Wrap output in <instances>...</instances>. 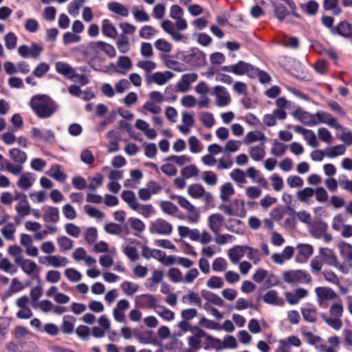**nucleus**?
<instances>
[{
    "mask_svg": "<svg viewBox=\"0 0 352 352\" xmlns=\"http://www.w3.org/2000/svg\"><path fill=\"white\" fill-rule=\"evenodd\" d=\"M30 105L37 117L42 119L51 117L58 109L56 103L46 95L34 96Z\"/></svg>",
    "mask_w": 352,
    "mask_h": 352,
    "instance_id": "nucleus-1",
    "label": "nucleus"
},
{
    "mask_svg": "<svg viewBox=\"0 0 352 352\" xmlns=\"http://www.w3.org/2000/svg\"><path fill=\"white\" fill-rule=\"evenodd\" d=\"M319 252L322 257L323 261L326 264L336 267L343 274L349 273L350 269L351 268V265L340 263L337 256L331 249L327 248H320Z\"/></svg>",
    "mask_w": 352,
    "mask_h": 352,
    "instance_id": "nucleus-2",
    "label": "nucleus"
},
{
    "mask_svg": "<svg viewBox=\"0 0 352 352\" xmlns=\"http://www.w3.org/2000/svg\"><path fill=\"white\" fill-rule=\"evenodd\" d=\"M219 209L228 215L243 218L246 216L245 202L241 199H234L230 204H221Z\"/></svg>",
    "mask_w": 352,
    "mask_h": 352,
    "instance_id": "nucleus-3",
    "label": "nucleus"
},
{
    "mask_svg": "<svg viewBox=\"0 0 352 352\" xmlns=\"http://www.w3.org/2000/svg\"><path fill=\"white\" fill-rule=\"evenodd\" d=\"M14 262L29 277L34 279L39 277L40 268L34 261L19 256L15 258Z\"/></svg>",
    "mask_w": 352,
    "mask_h": 352,
    "instance_id": "nucleus-4",
    "label": "nucleus"
},
{
    "mask_svg": "<svg viewBox=\"0 0 352 352\" xmlns=\"http://www.w3.org/2000/svg\"><path fill=\"white\" fill-rule=\"evenodd\" d=\"M182 60L190 66L201 67L206 62V54L197 48L182 54Z\"/></svg>",
    "mask_w": 352,
    "mask_h": 352,
    "instance_id": "nucleus-5",
    "label": "nucleus"
},
{
    "mask_svg": "<svg viewBox=\"0 0 352 352\" xmlns=\"http://www.w3.org/2000/svg\"><path fill=\"white\" fill-rule=\"evenodd\" d=\"M317 301L321 307L327 308L331 302L338 298V294L331 288L318 287L315 289Z\"/></svg>",
    "mask_w": 352,
    "mask_h": 352,
    "instance_id": "nucleus-6",
    "label": "nucleus"
},
{
    "mask_svg": "<svg viewBox=\"0 0 352 352\" xmlns=\"http://www.w3.org/2000/svg\"><path fill=\"white\" fill-rule=\"evenodd\" d=\"M283 280L289 284L309 283L311 278L302 270H289L283 274Z\"/></svg>",
    "mask_w": 352,
    "mask_h": 352,
    "instance_id": "nucleus-7",
    "label": "nucleus"
},
{
    "mask_svg": "<svg viewBox=\"0 0 352 352\" xmlns=\"http://www.w3.org/2000/svg\"><path fill=\"white\" fill-rule=\"evenodd\" d=\"M148 230L151 234L168 236L172 233L173 228L166 220L158 218L151 222Z\"/></svg>",
    "mask_w": 352,
    "mask_h": 352,
    "instance_id": "nucleus-8",
    "label": "nucleus"
},
{
    "mask_svg": "<svg viewBox=\"0 0 352 352\" xmlns=\"http://www.w3.org/2000/svg\"><path fill=\"white\" fill-rule=\"evenodd\" d=\"M162 28L164 32L170 35L173 40L175 42H182L186 43L188 41V36L186 34L179 32L174 23L170 20H164L161 24Z\"/></svg>",
    "mask_w": 352,
    "mask_h": 352,
    "instance_id": "nucleus-9",
    "label": "nucleus"
},
{
    "mask_svg": "<svg viewBox=\"0 0 352 352\" xmlns=\"http://www.w3.org/2000/svg\"><path fill=\"white\" fill-rule=\"evenodd\" d=\"M210 94L215 97V104L217 107H226L231 102L230 95L227 89L223 86L214 87Z\"/></svg>",
    "mask_w": 352,
    "mask_h": 352,
    "instance_id": "nucleus-10",
    "label": "nucleus"
},
{
    "mask_svg": "<svg viewBox=\"0 0 352 352\" xmlns=\"http://www.w3.org/2000/svg\"><path fill=\"white\" fill-rule=\"evenodd\" d=\"M173 74L169 71L156 72L152 74L144 75L147 85L155 83L162 86L173 78Z\"/></svg>",
    "mask_w": 352,
    "mask_h": 352,
    "instance_id": "nucleus-11",
    "label": "nucleus"
},
{
    "mask_svg": "<svg viewBox=\"0 0 352 352\" xmlns=\"http://www.w3.org/2000/svg\"><path fill=\"white\" fill-rule=\"evenodd\" d=\"M184 12L178 5H173L170 8V17L175 21V25L179 30H185L188 28L186 20L184 18Z\"/></svg>",
    "mask_w": 352,
    "mask_h": 352,
    "instance_id": "nucleus-12",
    "label": "nucleus"
},
{
    "mask_svg": "<svg viewBox=\"0 0 352 352\" xmlns=\"http://www.w3.org/2000/svg\"><path fill=\"white\" fill-rule=\"evenodd\" d=\"M188 195L194 199H202L204 201L210 204L212 201V195L206 192L201 184H192L188 188Z\"/></svg>",
    "mask_w": 352,
    "mask_h": 352,
    "instance_id": "nucleus-13",
    "label": "nucleus"
},
{
    "mask_svg": "<svg viewBox=\"0 0 352 352\" xmlns=\"http://www.w3.org/2000/svg\"><path fill=\"white\" fill-rule=\"evenodd\" d=\"M135 305L141 309H153L156 310L158 307V300L153 294H141L135 297Z\"/></svg>",
    "mask_w": 352,
    "mask_h": 352,
    "instance_id": "nucleus-14",
    "label": "nucleus"
},
{
    "mask_svg": "<svg viewBox=\"0 0 352 352\" xmlns=\"http://www.w3.org/2000/svg\"><path fill=\"white\" fill-rule=\"evenodd\" d=\"M32 138L36 141H41L47 143L55 142V135L52 131L46 129L32 127L30 131Z\"/></svg>",
    "mask_w": 352,
    "mask_h": 352,
    "instance_id": "nucleus-15",
    "label": "nucleus"
},
{
    "mask_svg": "<svg viewBox=\"0 0 352 352\" xmlns=\"http://www.w3.org/2000/svg\"><path fill=\"white\" fill-rule=\"evenodd\" d=\"M162 186L156 182L151 181L145 188L138 190V197L142 201L149 200L153 195H156L162 190Z\"/></svg>",
    "mask_w": 352,
    "mask_h": 352,
    "instance_id": "nucleus-16",
    "label": "nucleus"
},
{
    "mask_svg": "<svg viewBox=\"0 0 352 352\" xmlns=\"http://www.w3.org/2000/svg\"><path fill=\"white\" fill-rule=\"evenodd\" d=\"M14 200L18 201L15 209L19 217H24L30 213V206L27 199V196L22 193L16 192L14 195Z\"/></svg>",
    "mask_w": 352,
    "mask_h": 352,
    "instance_id": "nucleus-17",
    "label": "nucleus"
},
{
    "mask_svg": "<svg viewBox=\"0 0 352 352\" xmlns=\"http://www.w3.org/2000/svg\"><path fill=\"white\" fill-rule=\"evenodd\" d=\"M300 345L301 341L297 336H290L278 341L276 352H292V346L299 347Z\"/></svg>",
    "mask_w": 352,
    "mask_h": 352,
    "instance_id": "nucleus-18",
    "label": "nucleus"
},
{
    "mask_svg": "<svg viewBox=\"0 0 352 352\" xmlns=\"http://www.w3.org/2000/svg\"><path fill=\"white\" fill-rule=\"evenodd\" d=\"M43 51V47L36 43H33L31 46L23 45L19 47L18 53L23 58H37Z\"/></svg>",
    "mask_w": 352,
    "mask_h": 352,
    "instance_id": "nucleus-19",
    "label": "nucleus"
},
{
    "mask_svg": "<svg viewBox=\"0 0 352 352\" xmlns=\"http://www.w3.org/2000/svg\"><path fill=\"white\" fill-rule=\"evenodd\" d=\"M198 78V75L195 73H188L184 74L177 83V89L181 93L188 91L190 85Z\"/></svg>",
    "mask_w": 352,
    "mask_h": 352,
    "instance_id": "nucleus-20",
    "label": "nucleus"
},
{
    "mask_svg": "<svg viewBox=\"0 0 352 352\" xmlns=\"http://www.w3.org/2000/svg\"><path fill=\"white\" fill-rule=\"evenodd\" d=\"M295 131L302 135L310 146L313 148H317L319 146L316 135L313 131L305 129L301 126H296L295 127Z\"/></svg>",
    "mask_w": 352,
    "mask_h": 352,
    "instance_id": "nucleus-21",
    "label": "nucleus"
},
{
    "mask_svg": "<svg viewBox=\"0 0 352 352\" xmlns=\"http://www.w3.org/2000/svg\"><path fill=\"white\" fill-rule=\"evenodd\" d=\"M315 117L317 125L320 123H324L335 129H340L341 127L340 124L338 122L336 119H335L330 113L327 112L318 111L316 113Z\"/></svg>",
    "mask_w": 352,
    "mask_h": 352,
    "instance_id": "nucleus-22",
    "label": "nucleus"
},
{
    "mask_svg": "<svg viewBox=\"0 0 352 352\" xmlns=\"http://www.w3.org/2000/svg\"><path fill=\"white\" fill-rule=\"evenodd\" d=\"M294 117L299 120L302 124L308 126H316V113H310L301 109H297L294 113Z\"/></svg>",
    "mask_w": 352,
    "mask_h": 352,
    "instance_id": "nucleus-23",
    "label": "nucleus"
},
{
    "mask_svg": "<svg viewBox=\"0 0 352 352\" xmlns=\"http://www.w3.org/2000/svg\"><path fill=\"white\" fill-rule=\"evenodd\" d=\"M246 254V245H234L228 251V256L230 262L236 265L239 263V261Z\"/></svg>",
    "mask_w": 352,
    "mask_h": 352,
    "instance_id": "nucleus-24",
    "label": "nucleus"
},
{
    "mask_svg": "<svg viewBox=\"0 0 352 352\" xmlns=\"http://www.w3.org/2000/svg\"><path fill=\"white\" fill-rule=\"evenodd\" d=\"M42 210V218L45 223H56L59 221V210L57 208L45 206Z\"/></svg>",
    "mask_w": 352,
    "mask_h": 352,
    "instance_id": "nucleus-25",
    "label": "nucleus"
},
{
    "mask_svg": "<svg viewBox=\"0 0 352 352\" xmlns=\"http://www.w3.org/2000/svg\"><path fill=\"white\" fill-rule=\"evenodd\" d=\"M43 263H46L54 268L64 267L69 263V261L66 257L58 254L48 255L43 257Z\"/></svg>",
    "mask_w": 352,
    "mask_h": 352,
    "instance_id": "nucleus-26",
    "label": "nucleus"
},
{
    "mask_svg": "<svg viewBox=\"0 0 352 352\" xmlns=\"http://www.w3.org/2000/svg\"><path fill=\"white\" fill-rule=\"evenodd\" d=\"M55 69L57 73L64 76L67 78L74 80L76 75V69L68 63L58 61L55 64Z\"/></svg>",
    "mask_w": 352,
    "mask_h": 352,
    "instance_id": "nucleus-27",
    "label": "nucleus"
},
{
    "mask_svg": "<svg viewBox=\"0 0 352 352\" xmlns=\"http://www.w3.org/2000/svg\"><path fill=\"white\" fill-rule=\"evenodd\" d=\"M224 227L230 232L235 234H243L245 230L244 223L238 219L229 218L223 224Z\"/></svg>",
    "mask_w": 352,
    "mask_h": 352,
    "instance_id": "nucleus-28",
    "label": "nucleus"
},
{
    "mask_svg": "<svg viewBox=\"0 0 352 352\" xmlns=\"http://www.w3.org/2000/svg\"><path fill=\"white\" fill-rule=\"evenodd\" d=\"M223 220V217L219 213H214L208 217V225L214 234L220 232L222 226L224 224Z\"/></svg>",
    "mask_w": 352,
    "mask_h": 352,
    "instance_id": "nucleus-29",
    "label": "nucleus"
},
{
    "mask_svg": "<svg viewBox=\"0 0 352 352\" xmlns=\"http://www.w3.org/2000/svg\"><path fill=\"white\" fill-rule=\"evenodd\" d=\"M272 7L274 14L280 22H282L285 19L287 23H293L289 18H287V16L289 15L290 12L287 10L286 7L283 4L273 2Z\"/></svg>",
    "mask_w": 352,
    "mask_h": 352,
    "instance_id": "nucleus-30",
    "label": "nucleus"
},
{
    "mask_svg": "<svg viewBox=\"0 0 352 352\" xmlns=\"http://www.w3.org/2000/svg\"><path fill=\"white\" fill-rule=\"evenodd\" d=\"M135 127L142 131L149 140L156 138L157 133L154 129L150 128L149 124L144 120L138 119L135 124Z\"/></svg>",
    "mask_w": 352,
    "mask_h": 352,
    "instance_id": "nucleus-31",
    "label": "nucleus"
},
{
    "mask_svg": "<svg viewBox=\"0 0 352 352\" xmlns=\"http://www.w3.org/2000/svg\"><path fill=\"white\" fill-rule=\"evenodd\" d=\"M256 72V67L253 65L240 60L236 64H234L233 74L237 76H242L247 74L252 76V72Z\"/></svg>",
    "mask_w": 352,
    "mask_h": 352,
    "instance_id": "nucleus-32",
    "label": "nucleus"
},
{
    "mask_svg": "<svg viewBox=\"0 0 352 352\" xmlns=\"http://www.w3.org/2000/svg\"><path fill=\"white\" fill-rule=\"evenodd\" d=\"M266 140L265 134L260 131H252L248 132L243 139V143L249 145L253 142H261L262 146H264Z\"/></svg>",
    "mask_w": 352,
    "mask_h": 352,
    "instance_id": "nucleus-33",
    "label": "nucleus"
},
{
    "mask_svg": "<svg viewBox=\"0 0 352 352\" xmlns=\"http://www.w3.org/2000/svg\"><path fill=\"white\" fill-rule=\"evenodd\" d=\"M327 224L323 221H319L309 225V231L310 234L316 239L322 238V235L327 230Z\"/></svg>",
    "mask_w": 352,
    "mask_h": 352,
    "instance_id": "nucleus-34",
    "label": "nucleus"
},
{
    "mask_svg": "<svg viewBox=\"0 0 352 352\" xmlns=\"http://www.w3.org/2000/svg\"><path fill=\"white\" fill-rule=\"evenodd\" d=\"M182 125L177 126L179 131L184 135H188L190 131V128L193 126L195 124V120L193 116L187 113H182Z\"/></svg>",
    "mask_w": 352,
    "mask_h": 352,
    "instance_id": "nucleus-35",
    "label": "nucleus"
},
{
    "mask_svg": "<svg viewBox=\"0 0 352 352\" xmlns=\"http://www.w3.org/2000/svg\"><path fill=\"white\" fill-rule=\"evenodd\" d=\"M35 178L31 173H24L21 175L17 181V186L22 190H28L34 184Z\"/></svg>",
    "mask_w": 352,
    "mask_h": 352,
    "instance_id": "nucleus-36",
    "label": "nucleus"
},
{
    "mask_svg": "<svg viewBox=\"0 0 352 352\" xmlns=\"http://www.w3.org/2000/svg\"><path fill=\"white\" fill-rule=\"evenodd\" d=\"M331 33L339 34L342 36L349 38L352 36V25L345 21L339 23L336 27L331 29Z\"/></svg>",
    "mask_w": 352,
    "mask_h": 352,
    "instance_id": "nucleus-37",
    "label": "nucleus"
},
{
    "mask_svg": "<svg viewBox=\"0 0 352 352\" xmlns=\"http://www.w3.org/2000/svg\"><path fill=\"white\" fill-rule=\"evenodd\" d=\"M302 334L305 338L307 342L310 345L314 346L318 351L320 349V346L322 345L324 342L322 338L307 330H302Z\"/></svg>",
    "mask_w": 352,
    "mask_h": 352,
    "instance_id": "nucleus-38",
    "label": "nucleus"
},
{
    "mask_svg": "<svg viewBox=\"0 0 352 352\" xmlns=\"http://www.w3.org/2000/svg\"><path fill=\"white\" fill-rule=\"evenodd\" d=\"M263 301L267 304H271L277 306H282L284 305V300L278 296V294L275 290L267 291L263 297Z\"/></svg>",
    "mask_w": 352,
    "mask_h": 352,
    "instance_id": "nucleus-39",
    "label": "nucleus"
},
{
    "mask_svg": "<svg viewBox=\"0 0 352 352\" xmlns=\"http://www.w3.org/2000/svg\"><path fill=\"white\" fill-rule=\"evenodd\" d=\"M47 175L54 178L59 182H64L66 180L67 175L63 170L60 165L54 164L47 171Z\"/></svg>",
    "mask_w": 352,
    "mask_h": 352,
    "instance_id": "nucleus-40",
    "label": "nucleus"
},
{
    "mask_svg": "<svg viewBox=\"0 0 352 352\" xmlns=\"http://www.w3.org/2000/svg\"><path fill=\"white\" fill-rule=\"evenodd\" d=\"M107 8L111 12L123 17H127L129 14V8L117 1L109 2Z\"/></svg>",
    "mask_w": 352,
    "mask_h": 352,
    "instance_id": "nucleus-41",
    "label": "nucleus"
},
{
    "mask_svg": "<svg viewBox=\"0 0 352 352\" xmlns=\"http://www.w3.org/2000/svg\"><path fill=\"white\" fill-rule=\"evenodd\" d=\"M76 319L73 316L66 315L63 318L61 331L65 334H72L74 332Z\"/></svg>",
    "mask_w": 352,
    "mask_h": 352,
    "instance_id": "nucleus-42",
    "label": "nucleus"
},
{
    "mask_svg": "<svg viewBox=\"0 0 352 352\" xmlns=\"http://www.w3.org/2000/svg\"><path fill=\"white\" fill-rule=\"evenodd\" d=\"M102 32L104 36L113 38H116L118 34L117 29L109 19L102 21Z\"/></svg>",
    "mask_w": 352,
    "mask_h": 352,
    "instance_id": "nucleus-43",
    "label": "nucleus"
},
{
    "mask_svg": "<svg viewBox=\"0 0 352 352\" xmlns=\"http://www.w3.org/2000/svg\"><path fill=\"white\" fill-rule=\"evenodd\" d=\"M346 146L344 144H338L324 149L325 155L329 158H335L344 154Z\"/></svg>",
    "mask_w": 352,
    "mask_h": 352,
    "instance_id": "nucleus-44",
    "label": "nucleus"
},
{
    "mask_svg": "<svg viewBox=\"0 0 352 352\" xmlns=\"http://www.w3.org/2000/svg\"><path fill=\"white\" fill-rule=\"evenodd\" d=\"M341 256L345 260L346 264L352 261V245L350 243L342 242L338 245Z\"/></svg>",
    "mask_w": 352,
    "mask_h": 352,
    "instance_id": "nucleus-45",
    "label": "nucleus"
},
{
    "mask_svg": "<svg viewBox=\"0 0 352 352\" xmlns=\"http://www.w3.org/2000/svg\"><path fill=\"white\" fill-rule=\"evenodd\" d=\"M234 194V189L230 182H226L221 186L220 198L224 201H230L231 197Z\"/></svg>",
    "mask_w": 352,
    "mask_h": 352,
    "instance_id": "nucleus-46",
    "label": "nucleus"
},
{
    "mask_svg": "<svg viewBox=\"0 0 352 352\" xmlns=\"http://www.w3.org/2000/svg\"><path fill=\"white\" fill-rule=\"evenodd\" d=\"M246 254L248 258L251 261L253 264L257 265L262 260V254L257 248L246 245Z\"/></svg>",
    "mask_w": 352,
    "mask_h": 352,
    "instance_id": "nucleus-47",
    "label": "nucleus"
},
{
    "mask_svg": "<svg viewBox=\"0 0 352 352\" xmlns=\"http://www.w3.org/2000/svg\"><path fill=\"white\" fill-rule=\"evenodd\" d=\"M247 174L248 176L253 180L257 179L256 180V182L258 184L261 186L265 188H267V181L264 177L259 175V172L254 167L248 168L247 170Z\"/></svg>",
    "mask_w": 352,
    "mask_h": 352,
    "instance_id": "nucleus-48",
    "label": "nucleus"
},
{
    "mask_svg": "<svg viewBox=\"0 0 352 352\" xmlns=\"http://www.w3.org/2000/svg\"><path fill=\"white\" fill-rule=\"evenodd\" d=\"M133 210L145 218H148L155 213V210L151 204L138 203Z\"/></svg>",
    "mask_w": 352,
    "mask_h": 352,
    "instance_id": "nucleus-49",
    "label": "nucleus"
},
{
    "mask_svg": "<svg viewBox=\"0 0 352 352\" xmlns=\"http://www.w3.org/2000/svg\"><path fill=\"white\" fill-rule=\"evenodd\" d=\"M16 225L13 223H8L1 228V233L8 241L14 239V233L16 232Z\"/></svg>",
    "mask_w": 352,
    "mask_h": 352,
    "instance_id": "nucleus-50",
    "label": "nucleus"
},
{
    "mask_svg": "<svg viewBox=\"0 0 352 352\" xmlns=\"http://www.w3.org/2000/svg\"><path fill=\"white\" fill-rule=\"evenodd\" d=\"M230 176L240 187L247 183L245 173L239 168L233 169L230 173Z\"/></svg>",
    "mask_w": 352,
    "mask_h": 352,
    "instance_id": "nucleus-51",
    "label": "nucleus"
},
{
    "mask_svg": "<svg viewBox=\"0 0 352 352\" xmlns=\"http://www.w3.org/2000/svg\"><path fill=\"white\" fill-rule=\"evenodd\" d=\"M9 155L14 162L20 164L25 163L27 160L26 153L16 148L10 149Z\"/></svg>",
    "mask_w": 352,
    "mask_h": 352,
    "instance_id": "nucleus-52",
    "label": "nucleus"
},
{
    "mask_svg": "<svg viewBox=\"0 0 352 352\" xmlns=\"http://www.w3.org/2000/svg\"><path fill=\"white\" fill-rule=\"evenodd\" d=\"M249 153L251 158L256 162L262 160L265 155V151L262 144L250 147Z\"/></svg>",
    "mask_w": 352,
    "mask_h": 352,
    "instance_id": "nucleus-53",
    "label": "nucleus"
},
{
    "mask_svg": "<svg viewBox=\"0 0 352 352\" xmlns=\"http://www.w3.org/2000/svg\"><path fill=\"white\" fill-rule=\"evenodd\" d=\"M287 148V145L277 140H274L272 142V147L271 148V154L274 157H281L285 154Z\"/></svg>",
    "mask_w": 352,
    "mask_h": 352,
    "instance_id": "nucleus-54",
    "label": "nucleus"
},
{
    "mask_svg": "<svg viewBox=\"0 0 352 352\" xmlns=\"http://www.w3.org/2000/svg\"><path fill=\"white\" fill-rule=\"evenodd\" d=\"M302 10L309 15H316L318 12L319 5L314 0H310L300 5Z\"/></svg>",
    "mask_w": 352,
    "mask_h": 352,
    "instance_id": "nucleus-55",
    "label": "nucleus"
},
{
    "mask_svg": "<svg viewBox=\"0 0 352 352\" xmlns=\"http://www.w3.org/2000/svg\"><path fill=\"white\" fill-rule=\"evenodd\" d=\"M94 46L104 51L109 57L113 58L116 55L114 47L103 41H96L93 43Z\"/></svg>",
    "mask_w": 352,
    "mask_h": 352,
    "instance_id": "nucleus-56",
    "label": "nucleus"
},
{
    "mask_svg": "<svg viewBox=\"0 0 352 352\" xmlns=\"http://www.w3.org/2000/svg\"><path fill=\"white\" fill-rule=\"evenodd\" d=\"M120 288L126 295L132 296L138 292L139 285L135 283L125 280L121 283Z\"/></svg>",
    "mask_w": 352,
    "mask_h": 352,
    "instance_id": "nucleus-57",
    "label": "nucleus"
},
{
    "mask_svg": "<svg viewBox=\"0 0 352 352\" xmlns=\"http://www.w3.org/2000/svg\"><path fill=\"white\" fill-rule=\"evenodd\" d=\"M137 67L145 72V75L151 74V72L155 70L157 65L154 61L150 60H140L137 62Z\"/></svg>",
    "mask_w": 352,
    "mask_h": 352,
    "instance_id": "nucleus-58",
    "label": "nucleus"
},
{
    "mask_svg": "<svg viewBox=\"0 0 352 352\" xmlns=\"http://www.w3.org/2000/svg\"><path fill=\"white\" fill-rule=\"evenodd\" d=\"M117 67L124 70L123 72H120L121 73L125 74L126 72L131 70L132 69V60L127 56H120L118 58Z\"/></svg>",
    "mask_w": 352,
    "mask_h": 352,
    "instance_id": "nucleus-59",
    "label": "nucleus"
},
{
    "mask_svg": "<svg viewBox=\"0 0 352 352\" xmlns=\"http://www.w3.org/2000/svg\"><path fill=\"white\" fill-rule=\"evenodd\" d=\"M122 199L127 203L128 206L133 210L139 203L135 193L131 190H124L122 192Z\"/></svg>",
    "mask_w": 352,
    "mask_h": 352,
    "instance_id": "nucleus-60",
    "label": "nucleus"
},
{
    "mask_svg": "<svg viewBox=\"0 0 352 352\" xmlns=\"http://www.w3.org/2000/svg\"><path fill=\"white\" fill-rule=\"evenodd\" d=\"M155 311L166 321H172L175 318V313L165 307L158 305Z\"/></svg>",
    "mask_w": 352,
    "mask_h": 352,
    "instance_id": "nucleus-61",
    "label": "nucleus"
},
{
    "mask_svg": "<svg viewBox=\"0 0 352 352\" xmlns=\"http://www.w3.org/2000/svg\"><path fill=\"white\" fill-rule=\"evenodd\" d=\"M202 296L209 304L210 302L218 306H222L223 305V299L219 296L211 292L203 291Z\"/></svg>",
    "mask_w": 352,
    "mask_h": 352,
    "instance_id": "nucleus-62",
    "label": "nucleus"
},
{
    "mask_svg": "<svg viewBox=\"0 0 352 352\" xmlns=\"http://www.w3.org/2000/svg\"><path fill=\"white\" fill-rule=\"evenodd\" d=\"M0 270L12 275L16 273L17 267L10 259L5 257L3 259L1 260Z\"/></svg>",
    "mask_w": 352,
    "mask_h": 352,
    "instance_id": "nucleus-63",
    "label": "nucleus"
},
{
    "mask_svg": "<svg viewBox=\"0 0 352 352\" xmlns=\"http://www.w3.org/2000/svg\"><path fill=\"white\" fill-rule=\"evenodd\" d=\"M302 314L304 320L309 322H314L317 318L316 309L311 306H308L302 309Z\"/></svg>",
    "mask_w": 352,
    "mask_h": 352,
    "instance_id": "nucleus-64",
    "label": "nucleus"
}]
</instances>
